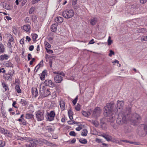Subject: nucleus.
Returning <instances> with one entry per match:
<instances>
[{
  "label": "nucleus",
  "instance_id": "obj_1",
  "mask_svg": "<svg viewBox=\"0 0 147 147\" xmlns=\"http://www.w3.org/2000/svg\"><path fill=\"white\" fill-rule=\"evenodd\" d=\"M132 104L130 103L128 107H126L124 112H121L118 115L116 120L117 123L119 125H122L126 123L128 119L130 120L132 123L136 125L139 123L141 118L139 115L136 113L133 114L131 117L130 114L131 111V108Z\"/></svg>",
  "mask_w": 147,
  "mask_h": 147
},
{
  "label": "nucleus",
  "instance_id": "obj_2",
  "mask_svg": "<svg viewBox=\"0 0 147 147\" xmlns=\"http://www.w3.org/2000/svg\"><path fill=\"white\" fill-rule=\"evenodd\" d=\"M113 107V103H108L104 108V114L105 116L109 117V119H111L110 121L111 122H113L115 119V117L112 115Z\"/></svg>",
  "mask_w": 147,
  "mask_h": 147
},
{
  "label": "nucleus",
  "instance_id": "obj_3",
  "mask_svg": "<svg viewBox=\"0 0 147 147\" xmlns=\"http://www.w3.org/2000/svg\"><path fill=\"white\" fill-rule=\"evenodd\" d=\"M40 95L38 98H42L47 97L51 94V92L49 89L46 88L45 86H43L40 90Z\"/></svg>",
  "mask_w": 147,
  "mask_h": 147
},
{
  "label": "nucleus",
  "instance_id": "obj_4",
  "mask_svg": "<svg viewBox=\"0 0 147 147\" xmlns=\"http://www.w3.org/2000/svg\"><path fill=\"white\" fill-rule=\"evenodd\" d=\"M74 15V12L73 9H67L64 11L62 13L63 16L67 19L72 17Z\"/></svg>",
  "mask_w": 147,
  "mask_h": 147
},
{
  "label": "nucleus",
  "instance_id": "obj_5",
  "mask_svg": "<svg viewBox=\"0 0 147 147\" xmlns=\"http://www.w3.org/2000/svg\"><path fill=\"white\" fill-rule=\"evenodd\" d=\"M44 111L43 110L39 111L36 112V117L38 121H42L44 119Z\"/></svg>",
  "mask_w": 147,
  "mask_h": 147
},
{
  "label": "nucleus",
  "instance_id": "obj_6",
  "mask_svg": "<svg viewBox=\"0 0 147 147\" xmlns=\"http://www.w3.org/2000/svg\"><path fill=\"white\" fill-rule=\"evenodd\" d=\"M55 115V112L54 111H52L49 113H47L46 117L47 121H51L54 120Z\"/></svg>",
  "mask_w": 147,
  "mask_h": 147
},
{
  "label": "nucleus",
  "instance_id": "obj_7",
  "mask_svg": "<svg viewBox=\"0 0 147 147\" xmlns=\"http://www.w3.org/2000/svg\"><path fill=\"white\" fill-rule=\"evenodd\" d=\"M101 113V110L99 107L96 108L93 112L92 115L95 118L99 117Z\"/></svg>",
  "mask_w": 147,
  "mask_h": 147
},
{
  "label": "nucleus",
  "instance_id": "obj_8",
  "mask_svg": "<svg viewBox=\"0 0 147 147\" xmlns=\"http://www.w3.org/2000/svg\"><path fill=\"white\" fill-rule=\"evenodd\" d=\"M28 140L30 142V144L28 147H36V145L38 143V141L31 138H28Z\"/></svg>",
  "mask_w": 147,
  "mask_h": 147
},
{
  "label": "nucleus",
  "instance_id": "obj_9",
  "mask_svg": "<svg viewBox=\"0 0 147 147\" xmlns=\"http://www.w3.org/2000/svg\"><path fill=\"white\" fill-rule=\"evenodd\" d=\"M124 104V103L123 101L118 100L117 105L115 106L116 108L115 109V111L117 112L118 111V109H122Z\"/></svg>",
  "mask_w": 147,
  "mask_h": 147
},
{
  "label": "nucleus",
  "instance_id": "obj_10",
  "mask_svg": "<svg viewBox=\"0 0 147 147\" xmlns=\"http://www.w3.org/2000/svg\"><path fill=\"white\" fill-rule=\"evenodd\" d=\"M44 84L45 86H48L51 88H53L55 86V83L50 80H46Z\"/></svg>",
  "mask_w": 147,
  "mask_h": 147
},
{
  "label": "nucleus",
  "instance_id": "obj_11",
  "mask_svg": "<svg viewBox=\"0 0 147 147\" xmlns=\"http://www.w3.org/2000/svg\"><path fill=\"white\" fill-rule=\"evenodd\" d=\"M124 131L125 133H129L131 131L132 128L130 125H126L124 126Z\"/></svg>",
  "mask_w": 147,
  "mask_h": 147
},
{
  "label": "nucleus",
  "instance_id": "obj_12",
  "mask_svg": "<svg viewBox=\"0 0 147 147\" xmlns=\"http://www.w3.org/2000/svg\"><path fill=\"white\" fill-rule=\"evenodd\" d=\"M54 80L56 83H60L62 80V77L59 75H57L54 78Z\"/></svg>",
  "mask_w": 147,
  "mask_h": 147
},
{
  "label": "nucleus",
  "instance_id": "obj_13",
  "mask_svg": "<svg viewBox=\"0 0 147 147\" xmlns=\"http://www.w3.org/2000/svg\"><path fill=\"white\" fill-rule=\"evenodd\" d=\"M3 7L6 9L10 10L11 9L12 7L8 3H2Z\"/></svg>",
  "mask_w": 147,
  "mask_h": 147
},
{
  "label": "nucleus",
  "instance_id": "obj_14",
  "mask_svg": "<svg viewBox=\"0 0 147 147\" xmlns=\"http://www.w3.org/2000/svg\"><path fill=\"white\" fill-rule=\"evenodd\" d=\"M136 30L138 33H146L147 32V29L144 28H138Z\"/></svg>",
  "mask_w": 147,
  "mask_h": 147
},
{
  "label": "nucleus",
  "instance_id": "obj_15",
  "mask_svg": "<svg viewBox=\"0 0 147 147\" xmlns=\"http://www.w3.org/2000/svg\"><path fill=\"white\" fill-rule=\"evenodd\" d=\"M57 24L55 23L52 25L51 26V31L54 32H55L57 30Z\"/></svg>",
  "mask_w": 147,
  "mask_h": 147
},
{
  "label": "nucleus",
  "instance_id": "obj_16",
  "mask_svg": "<svg viewBox=\"0 0 147 147\" xmlns=\"http://www.w3.org/2000/svg\"><path fill=\"white\" fill-rule=\"evenodd\" d=\"M45 128L49 132H53L55 130L54 127H52L51 126H46L45 127Z\"/></svg>",
  "mask_w": 147,
  "mask_h": 147
},
{
  "label": "nucleus",
  "instance_id": "obj_17",
  "mask_svg": "<svg viewBox=\"0 0 147 147\" xmlns=\"http://www.w3.org/2000/svg\"><path fill=\"white\" fill-rule=\"evenodd\" d=\"M101 136L104 138L107 141H110L111 139V136L107 134H104L102 135Z\"/></svg>",
  "mask_w": 147,
  "mask_h": 147
},
{
  "label": "nucleus",
  "instance_id": "obj_18",
  "mask_svg": "<svg viewBox=\"0 0 147 147\" xmlns=\"http://www.w3.org/2000/svg\"><path fill=\"white\" fill-rule=\"evenodd\" d=\"M139 6L136 4H133L131 6V9L132 10L136 11L138 9Z\"/></svg>",
  "mask_w": 147,
  "mask_h": 147
},
{
  "label": "nucleus",
  "instance_id": "obj_19",
  "mask_svg": "<svg viewBox=\"0 0 147 147\" xmlns=\"http://www.w3.org/2000/svg\"><path fill=\"white\" fill-rule=\"evenodd\" d=\"M11 74H4L3 75V77L5 78V80H11L12 76Z\"/></svg>",
  "mask_w": 147,
  "mask_h": 147
},
{
  "label": "nucleus",
  "instance_id": "obj_20",
  "mask_svg": "<svg viewBox=\"0 0 147 147\" xmlns=\"http://www.w3.org/2000/svg\"><path fill=\"white\" fill-rule=\"evenodd\" d=\"M97 21V19L96 18H94L89 20L90 24L92 26L96 24Z\"/></svg>",
  "mask_w": 147,
  "mask_h": 147
},
{
  "label": "nucleus",
  "instance_id": "obj_21",
  "mask_svg": "<svg viewBox=\"0 0 147 147\" xmlns=\"http://www.w3.org/2000/svg\"><path fill=\"white\" fill-rule=\"evenodd\" d=\"M23 28L25 31L28 32L30 30V26L29 24L24 25L23 26Z\"/></svg>",
  "mask_w": 147,
  "mask_h": 147
},
{
  "label": "nucleus",
  "instance_id": "obj_22",
  "mask_svg": "<svg viewBox=\"0 0 147 147\" xmlns=\"http://www.w3.org/2000/svg\"><path fill=\"white\" fill-rule=\"evenodd\" d=\"M32 92L33 95H34V97H36L38 96V91L37 88H36L35 90H34L33 88L32 89Z\"/></svg>",
  "mask_w": 147,
  "mask_h": 147
},
{
  "label": "nucleus",
  "instance_id": "obj_23",
  "mask_svg": "<svg viewBox=\"0 0 147 147\" xmlns=\"http://www.w3.org/2000/svg\"><path fill=\"white\" fill-rule=\"evenodd\" d=\"M55 21L59 23H61L63 21V18L61 17H57L55 19Z\"/></svg>",
  "mask_w": 147,
  "mask_h": 147
},
{
  "label": "nucleus",
  "instance_id": "obj_24",
  "mask_svg": "<svg viewBox=\"0 0 147 147\" xmlns=\"http://www.w3.org/2000/svg\"><path fill=\"white\" fill-rule=\"evenodd\" d=\"M0 130L1 132L4 134L7 135L9 134V131L7 130H5V129L3 128L0 127Z\"/></svg>",
  "mask_w": 147,
  "mask_h": 147
},
{
  "label": "nucleus",
  "instance_id": "obj_25",
  "mask_svg": "<svg viewBox=\"0 0 147 147\" xmlns=\"http://www.w3.org/2000/svg\"><path fill=\"white\" fill-rule=\"evenodd\" d=\"M73 113L71 110V109H69L68 111V114L69 117V119L71 120L73 119Z\"/></svg>",
  "mask_w": 147,
  "mask_h": 147
},
{
  "label": "nucleus",
  "instance_id": "obj_26",
  "mask_svg": "<svg viewBox=\"0 0 147 147\" xmlns=\"http://www.w3.org/2000/svg\"><path fill=\"white\" fill-rule=\"evenodd\" d=\"M8 58V56L6 54L1 55L0 56V60L1 61H3L4 59L7 60Z\"/></svg>",
  "mask_w": 147,
  "mask_h": 147
},
{
  "label": "nucleus",
  "instance_id": "obj_27",
  "mask_svg": "<svg viewBox=\"0 0 147 147\" xmlns=\"http://www.w3.org/2000/svg\"><path fill=\"white\" fill-rule=\"evenodd\" d=\"M20 102L23 106H26L28 105V102L24 99H21Z\"/></svg>",
  "mask_w": 147,
  "mask_h": 147
},
{
  "label": "nucleus",
  "instance_id": "obj_28",
  "mask_svg": "<svg viewBox=\"0 0 147 147\" xmlns=\"http://www.w3.org/2000/svg\"><path fill=\"white\" fill-rule=\"evenodd\" d=\"M34 115L31 113H27L25 117L27 119H31L33 118Z\"/></svg>",
  "mask_w": 147,
  "mask_h": 147
},
{
  "label": "nucleus",
  "instance_id": "obj_29",
  "mask_svg": "<svg viewBox=\"0 0 147 147\" xmlns=\"http://www.w3.org/2000/svg\"><path fill=\"white\" fill-rule=\"evenodd\" d=\"M79 142L82 144H86L87 143V140L84 138H80L79 140Z\"/></svg>",
  "mask_w": 147,
  "mask_h": 147
},
{
  "label": "nucleus",
  "instance_id": "obj_30",
  "mask_svg": "<svg viewBox=\"0 0 147 147\" xmlns=\"http://www.w3.org/2000/svg\"><path fill=\"white\" fill-rule=\"evenodd\" d=\"M60 107L62 109L64 110L65 107V102L63 101H61L60 102Z\"/></svg>",
  "mask_w": 147,
  "mask_h": 147
},
{
  "label": "nucleus",
  "instance_id": "obj_31",
  "mask_svg": "<svg viewBox=\"0 0 147 147\" xmlns=\"http://www.w3.org/2000/svg\"><path fill=\"white\" fill-rule=\"evenodd\" d=\"M15 89L16 90L17 92L18 93H21V90L20 88V86L18 85H17L15 87Z\"/></svg>",
  "mask_w": 147,
  "mask_h": 147
},
{
  "label": "nucleus",
  "instance_id": "obj_32",
  "mask_svg": "<svg viewBox=\"0 0 147 147\" xmlns=\"http://www.w3.org/2000/svg\"><path fill=\"white\" fill-rule=\"evenodd\" d=\"M47 76V74H40V77L41 80H45L46 77Z\"/></svg>",
  "mask_w": 147,
  "mask_h": 147
},
{
  "label": "nucleus",
  "instance_id": "obj_33",
  "mask_svg": "<svg viewBox=\"0 0 147 147\" xmlns=\"http://www.w3.org/2000/svg\"><path fill=\"white\" fill-rule=\"evenodd\" d=\"M88 133V131L86 129H83L82 132L81 133V135L82 136H86L87 135Z\"/></svg>",
  "mask_w": 147,
  "mask_h": 147
},
{
  "label": "nucleus",
  "instance_id": "obj_34",
  "mask_svg": "<svg viewBox=\"0 0 147 147\" xmlns=\"http://www.w3.org/2000/svg\"><path fill=\"white\" fill-rule=\"evenodd\" d=\"M4 51V48L3 45L2 44H0V53H3Z\"/></svg>",
  "mask_w": 147,
  "mask_h": 147
},
{
  "label": "nucleus",
  "instance_id": "obj_35",
  "mask_svg": "<svg viewBox=\"0 0 147 147\" xmlns=\"http://www.w3.org/2000/svg\"><path fill=\"white\" fill-rule=\"evenodd\" d=\"M2 86L4 89V91H6L8 89V87L7 85L5 83L2 84Z\"/></svg>",
  "mask_w": 147,
  "mask_h": 147
},
{
  "label": "nucleus",
  "instance_id": "obj_36",
  "mask_svg": "<svg viewBox=\"0 0 147 147\" xmlns=\"http://www.w3.org/2000/svg\"><path fill=\"white\" fill-rule=\"evenodd\" d=\"M77 0H72V4L74 7L75 8H76L77 7Z\"/></svg>",
  "mask_w": 147,
  "mask_h": 147
},
{
  "label": "nucleus",
  "instance_id": "obj_37",
  "mask_svg": "<svg viewBox=\"0 0 147 147\" xmlns=\"http://www.w3.org/2000/svg\"><path fill=\"white\" fill-rule=\"evenodd\" d=\"M38 37V35L36 34H32V38L33 41H35Z\"/></svg>",
  "mask_w": 147,
  "mask_h": 147
},
{
  "label": "nucleus",
  "instance_id": "obj_38",
  "mask_svg": "<svg viewBox=\"0 0 147 147\" xmlns=\"http://www.w3.org/2000/svg\"><path fill=\"white\" fill-rule=\"evenodd\" d=\"M45 46L46 47L45 48H47L50 49L51 48V45L47 42L45 41Z\"/></svg>",
  "mask_w": 147,
  "mask_h": 147
},
{
  "label": "nucleus",
  "instance_id": "obj_39",
  "mask_svg": "<svg viewBox=\"0 0 147 147\" xmlns=\"http://www.w3.org/2000/svg\"><path fill=\"white\" fill-rule=\"evenodd\" d=\"M111 37L109 36L108 37V39L107 42H108V45H110L111 43H112V41L111 40Z\"/></svg>",
  "mask_w": 147,
  "mask_h": 147
},
{
  "label": "nucleus",
  "instance_id": "obj_40",
  "mask_svg": "<svg viewBox=\"0 0 147 147\" xmlns=\"http://www.w3.org/2000/svg\"><path fill=\"white\" fill-rule=\"evenodd\" d=\"M140 40L142 41H147V36H142Z\"/></svg>",
  "mask_w": 147,
  "mask_h": 147
},
{
  "label": "nucleus",
  "instance_id": "obj_41",
  "mask_svg": "<svg viewBox=\"0 0 147 147\" xmlns=\"http://www.w3.org/2000/svg\"><path fill=\"white\" fill-rule=\"evenodd\" d=\"M80 105L79 104H77V105L75 107V109L77 111H79L80 109Z\"/></svg>",
  "mask_w": 147,
  "mask_h": 147
},
{
  "label": "nucleus",
  "instance_id": "obj_42",
  "mask_svg": "<svg viewBox=\"0 0 147 147\" xmlns=\"http://www.w3.org/2000/svg\"><path fill=\"white\" fill-rule=\"evenodd\" d=\"M92 123L95 125V127H96L99 125V123L97 121H93Z\"/></svg>",
  "mask_w": 147,
  "mask_h": 147
},
{
  "label": "nucleus",
  "instance_id": "obj_43",
  "mask_svg": "<svg viewBox=\"0 0 147 147\" xmlns=\"http://www.w3.org/2000/svg\"><path fill=\"white\" fill-rule=\"evenodd\" d=\"M141 125L142 127H144V129L145 132L147 134V125L144 124H142Z\"/></svg>",
  "mask_w": 147,
  "mask_h": 147
},
{
  "label": "nucleus",
  "instance_id": "obj_44",
  "mask_svg": "<svg viewBox=\"0 0 147 147\" xmlns=\"http://www.w3.org/2000/svg\"><path fill=\"white\" fill-rule=\"evenodd\" d=\"M28 138H26V137H18V139L22 140V141H23L24 140H28Z\"/></svg>",
  "mask_w": 147,
  "mask_h": 147
},
{
  "label": "nucleus",
  "instance_id": "obj_45",
  "mask_svg": "<svg viewBox=\"0 0 147 147\" xmlns=\"http://www.w3.org/2000/svg\"><path fill=\"white\" fill-rule=\"evenodd\" d=\"M69 135L71 136H76V134L74 131H71L69 132Z\"/></svg>",
  "mask_w": 147,
  "mask_h": 147
},
{
  "label": "nucleus",
  "instance_id": "obj_46",
  "mask_svg": "<svg viewBox=\"0 0 147 147\" xmlns=\"http://www.w3.org/2000/svg\"><path fill=\"white\" fill-rule=\"evenodd\" d=\"M78 99V96H77L75 99L72 101V102L74 105H75L76 103L77 102Z\"/></svg>",
  "mask_w": 147,
  "mask_h": 147
},
{
  "label": "nucleus",
  "instance_id": "obj_47",
  "mask_svg": "<svg viewBox=\"0 0 147 147\" xmlns=\"http://www.w3.org/2000/svg\"><path fill=\"white\" fill-rule=\"evenodd\" d=\"M12 30L14 34H16L18 32V30L17 28L15 27L13 28Z\"/></svg>",
  "mask_w": 147,
  "mask_h": 147
},
{
  "label": "nucleus",
  "instance_id": "obj_48",
  "mask_svg": "<svg viewBox=\"0 0 147 147\" xmlns=\"http://www.w3.org/2000/svg\"><path fill=\"white\" fill-rule=\"evenodd\" d=\"M0 147H4L5 145V142L2 141H0Z\"/></svg>",
  "mask_w": 147,
  "mask_h": 147
},
{
  "label": "nucleus",
  "instance_id": "obj_49",
  "mask_svg": "<svg viewBox=\"0 0 147 147\" xmlns=\"http://www.w3.org/2000/svg\"><path fill=\"white\" fill-rule=\"evenodd\" d=\"M45 49L47 53L49 54H52L53 53V52L52 50H51L49 49H48L47 48H45Z\"/></svg>",
  "mask_w": 147,
  "mask_h": 147
},
{
  "label": "nucleus",
  "instance_id": "obj_50",
  "mask_svg": "<svg viewBox=\"0 0 147 147\" xmlns=\"http://www.w3.org/2000/svg\"><path fill=\"white\" fill-rule=\"evenodd\" d=\"M20 124H22L24 125H26L28 124V123L24 119H23L22 121L21 122V123H20Z\"/></svg>",
  "mask_w": 147,
  "mask_h": 147
},
{
  "label": "nucleus",
  "instance_id": "obj_51",
  "mask_svg": "<svg viewBox=\"0 0 147 147\" xmlns=\"http://www.w3.org/2000/svg\"><path fill=\"white\" fill-rule=\"evenodd\" d=\"M115 54L114 52L113 51L111 50L110 51V53L109 54V55L110 57H111L112 55H114Z\"/></svg>",
  "mask_w": 147,
  "mask_h": 147
},
{
  "label": "nucleus",
  "instance_id": "obj_52",
  "mask_svg": "<svg viewBox=\"0 0 147 147\" xmlns=\"http://www.w3.org/2000/svg\"><path fill=\"white\" fill-rule=\"evenodd\" d=\"M82 113L83 115L85 117H87L88 116V113L86 111H83L82 112Z\"/></svg>",
  "mask_w": 147,
  "mask_h": 147
},
{
  "label": "nucleus",
  "instance_id": "obj_53",
  "mask_svg": "<svg viewBox=\"0 0 147 147\" xmlns=\"http://www.w3.org/2000/svg\"><path fill=\"white\" fill-rule=\"evenodd\" d=\"M12 64L10 62H8L6 64V66L7 67H11Z\"/></svg>",
  "mask_w": 147,
  "mask_h": 147
},
{
  "label": "nucleus",
  "instance_id": "obj_54",
  "mask_svg": "<svg viewBox=\"0 0 147 147\" xmlns=\"http://www.w3.org/2000/svg\"><path fill=\"white\" fill-rule=\"evenodd\" d=\"M34 11V7H31V8L30 9V11H29V14H32L33 12Z\"/></svg>",
  "mask_w": 147,
  "mask_h": 147
},
{
  "label": "nucleus",
  "instance_id": "obj_55",
  "mask_svg": "<svg viewBox=\"0 0 147 147\" xmlns=\"http://www.w3.org/2000/svg\"><path fill=\"white\" fill-rule=\"evenodd\" d=\"M16 104V101H13V104H12V106L13 107L16 108H18V107L17 106L15 105Z\"/></svg>",
  "mask_w": 147,
  "mask_h": 147
},
{
  "label": "nucleus",
  "instance_id": "obj_56",
  "mask_svg": "<svg viewBox=\"0 0 147 147\" xmlns=\"http://www.w3.org/2000/svg\"><path fill=\"white\" fill-rule=\"evenodd\" d=\"M43 64V61L42 60L37 66H38L39 67H40L41 66H42Z\"/></svg>",
  "mask_w": 147,
  "mask_h": 147
},
{
  "label": "nucleus",
  "instance_id": "obj_57",
  "mask_svg": "<svg viewBox=\"0 0 147 147\" xmlns=\"http://www.w3.org/2000/svg\"><path fill=\"white\" fill-rule=\"evenodd\" d=\"M24 38H22L21 39V40H20V42L21 44L22 45L24 44Z\"/></svg>",
  "mask_w": 147,
  "mask_h": 147
},
{
  "label": "nucleus",
  "instance_id": "obj_58",
  "mask_svg": "<svg viewBox=\"0 0 147 147\" xmlns=\"http://www.w3.org/2000/svg\"><path fill=\"white\" fill-rule=\"evenodd\" d=\"M95 141L98 143H101L102 142L101 140L98 138H96V139Z\"/></svg>",
  "mask_w": 147,
  "mask_h": 147
},
{
  "label": "nucleus",
  "instance_id": "obj_59",
  "mask_svg": "<svg viewBox=\"0 0 147 147\" xmlns=\"http://www.w3.org/2000/svg\"><path fill=\"white\" fill-rule=\"evenodd\" d=\"M48 39L50 42H53V38L52 37H51V36L48 37Z\"/></svg>",
  "mask_w": 147,
  "mask_h": 147
},
{
  "label": "nucleus",
  "instance_id": "obj_60",
  "mask_svg": "<svg viewBox=\"0 0 147 147\" xmlns=\"http://www.w3.org/2000/svg\"><path fill=\"white\" fill-rule=\"evenodd\" d=\"M35 59L34 58H33L31 60L30 62V65L32 64L33 62L35 61Z\"/></svg>",
  "mask_w": 147,
  "mask_h": 147
},
{
  "label": "nucleus",
  "instance_id": "obj_61",
  "mask_svg": "<svg viewBox=\"0 0 147 147\" xmlns=\"http://www.w3.org/2000/svg\"><path fill=\"white\" fill-rule=\"evenodd\" d=\"M34 48V47L33 45H31L29 47V50L30 51H32Z\"/></svg>",
  "mask_w": 147,
  "mask_h": 147
},
{
  "label": "nucleus",
  "instance_id": "obj_62",
  "mask_svg": "<svg viewBox=\"0 0 147 147\" xmlns=\"http://www.w3.org/2000/svg\"><path fill=\"white\" fill-rule=\"evenodd\" d=\"M82 129V127H81L80 126H79V127L76 128V131H80Z\"/></svg>",
  "mask_w": 147,
  "mask_h": 147
},
{
  "label": "nucleus",
  "instance_id": "obj_63",
  "mask_svg": "<svg viewBox=\"0 0 147 147\" xmlns=\"http://www.w3.org/2000/svg\"><path fill=\"white\" fill-rule=\"evenodd\" d=\"M25 21L26 23H28L30 22L29 18L28 17L26 18L25 20Z\"/></svg>",
  "mask_w": 147,
  "mask_h": 147
},
{
  "label": "nucleus",
  "instance_id": "obj_64",
  "mask_svg": "<svg viewBox=\"0 0 147 147\" xmlns=\"http://www.w3.org/2000/svg\"><path fill=\"white\" fill-rule=\"evenodd\" d=\"M40 67H39L38 66H36V67H35L34 71L35 72H36L38 70V69Z\"/></svg>",
  "mask_w": 147,
  "mask_h": 147
}]
</instances>
